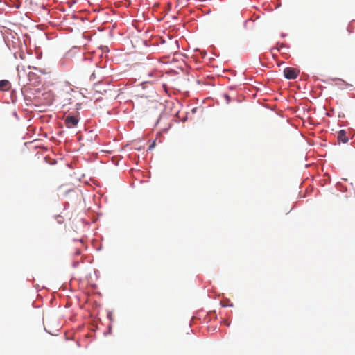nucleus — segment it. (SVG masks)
Instances as JSON below:
<instances>
[{
	"label": "nucleus",
	"instance_id": "1",
	"mask_svg": "<svg viewBox=\"0 0 355 355\" xmlns=\"http://www.w3.org/2000/svg\"><path fill=\"white\" fill-rule=\"evenodd\" d=\"M17 72L19 80L23 85L37 86L41 82L40 78L36 73L32 71L27 72L24 66H18Z\"/></svg>",
	"mask_w": 355,
	"mask_h": 355
},
{
	"label": "nucleus",
	"instance_id": "2",
	"mask_svg": "<svg viewBox=\"0 0 355 355\" xmlns=\"http://www.w3.org/2000/svg\"><path fill=\"white\" fill-rule=\"evenodd\" d=\"M299 74V71L295 68L286 67L284 69V75L287 79H295Z\"/></svg>",
	"mask_w": 355,
	"mask_h": 355
},
{
	"label": "nucleus",
	"instance_id": "3",
	"mask_svg": "<svg viewBox=\"0 0 355 355\" xmlns=\"http://www.w3.org/2000/svg\"><path fill=\"white\" fill-rule=\"evenodd\" d=\"M64 123L67 128H72L77 125L78 123V119L77 117L68 115L65 117Z\"/></svg>",
	"mask_w": 355,
	"mask_h": 355
},
{
	"label": "nucleus",
	"instance_id": "4",
	"mask_svg": "<svg viewBox=\"0 0 355 355\" xmlns=\"http://www.w3.org/2000/svg\"><path fill=\"white\" fill-rule=\"evenodd\" d=\"M42 96L44 100L40 99V97H37V98L40 99V102L44 105H51L53 103V97L51 92H48L42 94Z\"/></svg>",
	"mask_w": 355,
	"mask_h": 355
},
{
	"label": "nucleus",
	"instance_id": "5",
	"mask_svg": "<svg viewBox=\"0 0 355 355\" xmlns=\"http://www.w3.org/2000/svg\"><path fill=\"white\" fill-rule=\"evenodd\" d=\"M337 139L339 142L347 143L349 140L347 132L344 130H341L338 132Z\"/></svg>",
	"mask_w": 355,
	"mask_h": 355
},
{
	"label": "nucleus",
	"instance_id": "6",
	"mask_svg": "<svg viewBox=\"0 0 355 355\" xmlns=\"http://www.w3.org/2000/svg\"><path fill=\"white\" fill-rule=\"evenodd\" d=\"M11 87L10 83L7 80H0V91H8Z\"/></svg>",
	"mask_w": 355,
	"mask_h": 355
},
{
	"label": "nucleus",
	"instance_id": "7",
	"mask_svg": "<svg viewBox=\"0 0 355 355\" xmlns=\"http://www.w3.org/2000/svg\"><path fill=\"white\" fill-rule=\"evenodd\" d=\"M244 27L247 30H253L255 28V21L252 19H248L245 21Z\"/></svg>",
	"mask_w": 355,
	"mask_h": 355
},
{
	"label": "nucleus",
	"instance_id": "8",
	"mask_svg": "<svg viewBox=\"0 0 355 355\" xmlns=\"http://www.w3.org/2000/svg\"><path fill=\"white\" fill-rule=\"evenodd\" d=\"M225 96V99H226V101H227V103H230V96H229V95H227V94H225V96Z\"/></svg>",
	"mask_w": 355,
	"mask_h": 355
},
{
	"label": "nucleus",
	"instance_id": "9",
	"mask_svg": "<svg viewBox=\"0 0 355 355\" xmlns=\"http://www.w3.org/2000/svg\"><path fill=\"white\" fill-rule=\"evenodd\" d=\"M95 78H96L95 73H92V74L91 75L90 79L94 80Z\"/></svg>",
	"mask_w": 355,
	"mask_h": 355
},
{
	"label": "nucleus",
	"instance_id": "10",
	"mask_svg": "<svg viewBox=\"0 0 355 355\" xmlns=\"http://www.w3.org/2000/svg\"><path fill=\"white\" fill-rule=\"evenodd\" d=\"M155 146V142L149 146V148L151 149Z\"/></svg>",
	"mask_w": 355,
	"mask_h": 355
},
{
	"label": "nucleus",
	"instance_id": "11",
	"mask_svg": "<svg viewBox=\"0 0 355 355\" xmlns=\"http://www.w3.org/2000/svg\"><path fill=\"white\" fill-rule=\"evenodd\" d=\"M149 76H153V73H149Z\"/></svg>",
	"mask_w": 355,
	"mask_h": 355
}]
</instances>
